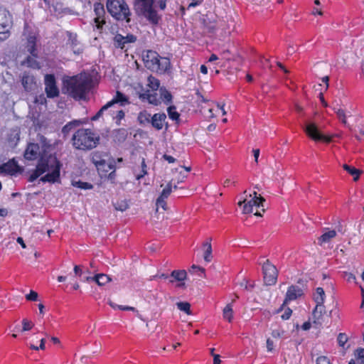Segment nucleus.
<instances>
[{"label":"nucleus","mask_w":364,"mask_h":364,"mask_svg":"<svg viewBox=\"0 0 364 364\" xmlns=\"http://www.w3.org/2000/svg\"><path fill=\"white\" fill-rule=\"evenodd\" d=\"M316 364H332L326 356H319L316 358Z\"/></svg>","instance_id":"nucleus-50"},{"label":"nucleus","mask_w":364,"mask_h":364,"mask_svg":"<svg viewBox=\"0 0 364 364\" xmlns=\"http://www.w3.org/2000/svg\"><path fill=\"white\" fill-rule=\"evenodd\" d=\"M170 283L175 282H183L187 278V272L186 270H173L170 274Z\"/></svg>","instance_id":"nucleus-21"},{"label":"nucleus","mask_w":364,"mask_h":364,"mask_svg":"<svg viewBox=\"0 0 364 364\" xmlns=\"http://www.w3.org/2000/svg\"><path fill=\"white\" fill-rule=\"evenodd\" d=\"M12 17L9 11L0 8V41H5L10 36Z\"/></svg>","instance_id":"nucleus-7"},{"label":"nucleus","mask_w":364,"mask_h":364,"mask_svg":"<svg viewBox=\"0 0 364 364\" xmlns=\"http://www.w3.org/2000/svg\"><path fill=\"white\" fill-rule=\"evenodd\" d=\"M71 140L75 149L87 151L97 146L100 141V136L90 129L82 128L73 134Z\"/></svg>","instance_id":"nucleus-5"},{"label":"nucleus","mask_w":364,"mask_h":364,"mask_svg":"<svg viewBox=\"0 0 364 364\" xmlns=\"http://www.w3.org/2000/svg\"><path fill=\"white\" fill-rule=\"evenodd\" d=\"M152 116L146 111L139 112L138 115V121L141 125L146 126L151 123Z\"/></svg>","instance_id":"nucleus-23"},{"label":"nucleus","mask_w":364,"mask_h":364,"mask_svg":"<svg viewBox=\"0 0 364 364\" xmlns=\"http://www.w3.org/2000/svg\"><path fill=\"white\" fill-rule=\"evenodd\" d=\"M160 100L163 101L166 104H168L172 101V95L169 91L165 87H161L159 90Z\"/></svg>","instance_id":"nucleus-27"},{"label":"nucleus","mask_w":364,"mask_h":364,"mask_svg":"<svg viewBox=\"0 0 364 364\" xmlns=\"http://www.w3.org/2000/svg\"><path fill=\"white\" fill-rule=\"evenodd\" d=\"M111 281V278L105 274H97L95 275V282L99 286H104Z\"/></svg>","instance_id":"nucleus-28"},{"label":"nucleus","mask_w":364,"mask_h":364,"mask_svg":"<svg viewBox=\"0 0 364 364\" xmlns=\"http://www.w3.org/2000/svg\"><path fill=\"white\" fill-rule=\"evenodd\" d=\"M337 340L339 346L343 347L348 341V337L345 333H341L338 334Z\"/></svg>","instance_id":"nucleus-49"},{"label":"nucleus","mask_w":364,"mask_h":364,"mask_svg":"<svg viewBox=\"0 0 364 364\" xmlns=\"http://www.w3.org/2000/svg\"><path fill=\"white\" fill-rule=\"evenodd\" d=\"M189 272L191 274H196L198 272V273H200L199 274L200 276H201V274H203V277H205V269L203 267L196 266L195 264L191 266V269H189Z\"/></svg>","instance_id":"nucleus-47"},{"label":"nucleus","mask_w":364,"mask_h":364,"mask_svg":"<svg viewBox=\"0 0 364 364\" xmlns=\"http://www.w3.org/2000/svg\"><path fill=\"white\" fill-rule=\"evenodd\" d=\"M273 347H274L273 341L270 338H268L267 340V350L268 351H272L273 350Z\"/></svg>","instance_id":"nucleus-61"},{"label":"nucleus","mask_w":364,"mask_h":364,"mask_svg":"<svg viewBox=\"0 0 364 364\" xmlns=\"http://www.w3.org/2000/svg\"><path fill=\"white\" fill-rule=\"evenodd\" d=\"M221 360L220 359L219 355H213V363L214 364H220Z\"/></svg>","instance_id":"nucleus-64"},{"label":"nucleus","mask_w":364,"mask_h":364,"mask_svg":"<svg viewBox=\"0 0 364 364\" xmlns=\"http://www.w3.org/2000/svg\"><path fill=\"white\" fill-rule=\"evenodd\" d=\"M343 168L353 176L354 181H357L360 176V171L355 167L350 166L347 164L343 166Z\"/></svg>","instance_id":"nucleus-33"},{"label":"nucleus","mask_w":364,"mask_h":364,"mask_svg":"<svg viewBox=\"0 0 364 364\" xmlns=\"http://www.w3.org/2000/svg\"><path fill=\"white\" fill-rule=\"evenodd\" d=\"M74 273L75 275L79 277H81L83 274L82 267L80 265H75L74 266Z\"/></svg>","instance_id":"nucleus-53"},{"label":"nucleus","mask_w":364,"mask_h":364,"mask_svg":"<svg viewBox=\"0 0 364 364\" xmlns=\"http://www.w3.org/2000/svg\"><path fill=\"white\" fill-rule=\"evenodd\" d=\"M166 115L164 113L154 114L151 120V126L156 130H161L166 123Z\"/></svg>","instance_id":"nucleus-17"},{"label":"nucleus","mask_w":364,"mask_h":364,"mask_svg":"<svg viewBox=\"0 0 364 364\" xmlns=\"http://www.w3.org/2000/svg\"><path fill=\"white\" fill-rule=\"evenodd\" d=\"M357 355V358L355 360H350L349 363L353 362L355 364H364V348L358 350Z\"/></svg>","instance_id":"nucleus-42"},{"label":"nucleus","mask_w":364,"mask_h":364,"mask_svg":"<svg viewBox=\"0 0 364 364\" xmlns=\"http://www.w3.org/2000/svg\"><path fill=\"white\" fill-rule=\"evenodd\" d=\"M203 248H204V259L205 262H210L212 259V247L210 244V239H208L207 241H205L203 243Z\"/></svg>","instance_id":"nucleus-24"},{"label":"nucleus","mask_w":364,"mask_h":364,"mask_svg":"<svg viewBox=\"0 0 364 364\" xmlns=\"http://www.w3.org/2000/svg\"><path fill=\"white\" fill-rule=\"evenodd\" d=\"M163 158L166 161H167L168 163H173L175 161V159L173 156L167 155V154H164L163 156Z\"/></svg>","instance_id":"nucleus-62"},{"label":"nucleus","mask_w":364,"mask_h":364,"mask_svg":"<svg viewBox=\"0 0 364 364\" xmlns=\"http://www.w3.org/2000/svg\"><path fill=\"white\" fill-rule=\"evenodd\" d=\"M161 278V279H168V277H170V276H168V274H156V275H154L152 276L151 278H150V280L152 281V280H154L156 279V278Z\"/></svg>","instance_id":"nucleus-59"},{"label":"nucleus","mask_w":364,"mask_h":364,"mask_svg":"<svg viewBox=\"0 0 364 364\" xmlns=\"http://www.w3.org/2000/svg\"><path fill=\"white\" fill-rule=\"evenodd\" d=\"M172 191V185L171 183H168L165 188L162 191L160 196L158 198L159 199H162L166 200V198L170 196Z\"/></svg>","instance_id":"nucleus-39"},{"label":"nucleus","mask_w":364,"mask_h":364,"mask_svg":"<svg viewBox=\"0 0 364 364\" xmlns=\"http://www.w3.org/2000/svg\"><path fill=\"white\" fill-rule=\"evenodd\" d=\"M22 85L26 91H30L36 87L35 79L33 76L24 75L21 80Z\"/></svg>","instance_id":"nucleus-22"},{"label":"nucleus","mask_w":364,"mask_h":364,"mask_svg":"<svg viewBox=\"0 0 364 364\" xmlns=\"http://www.w3.org/2000/svg\"><path fill=\"white\" fill-rule=\"evenodd\" d=\"M172 191V185L171 183H168L165 188L162 191L160 196L158 198L159 199H162L166 200V198L170 196Z\"/></svg>","instance_id":"nucleus-41"},{"label":"nucleus","mask_w":364,"mask_h":364,"mask_svg":"<svg viewBox=\"0 0 364 364\" xmlns=\"http://www.w3.org/2000/svg\"><path fill=\"white\" fill-rule=\"evenodd\" d=\"M345 279L348 282H354L355 280V277L352 273H345Z\"/></svg>","instance_id":"nucleus-58"},{"label":"nucleus","mask_w":364,"mask_h":364,"mask_svg":"<svg viewBox=\"0 0 364 364\" xmlns=\"http://www.w3.org/2000/svg\"><path fill=\"white\" fill-rule=\"evenodd\" d=\"M302 294L303 293L301 289H300L299 287L291 285L287 290L283 306L285 305L288 301L297 299V297L301 296Z\"/></svg>","instance_id":"nucleus-18"},{"label":"nucleus","mask_w":364,"mask_h":364,"mask_svg":"<svg viewBox=\"0 0 364 364\" xmlns=\"http://www.w3.org/2000/svg\"><path fill=\"white\" fill-rule=\"evenodd\" d=\"M119 103L121 105H124L129 104L128 98L122 92L117 91L116 96L114 99H112L110 102H107L105 105L97 112V114L92 117V120L96 121L100 117L102 116L103 112L107 110L108 108L114 105L115 104Z\"/></svg>","instance_id":"nucleus-10"},{"label":"nucleus","mask_w":364,"mask_h":364,"mask_svg":"<svg viewBox=\"0 0 364 364\" xmlns=\"http://www.w3.org/2000/svg\"><path fill=\"white\" fill-rule=\"evenodd\" d=\"M159 72L158 73H165L168 70L171 68V63L169 60L166 58H161L159 60Z\"/></svg>","instance_id":"nucleus-26"},{"label":"nucleus","mask_w":364,"mask_h":364,"mask_svg":"<svg viewBox=\"0 0 364 364\" xmlns=\"http://www.w3.org/2000/svg\"><path fill=\"white\" fill-rule=\"evenodd\" d=\"M223 318L231 322L233 318V310L231 304H228L223 309Z\"/></svg>","instance_id":"nucleus-35"},{"label":"nucleus","mask_w":364,"mask_h":364,"mask_svg":"<svg viewBox=\"0 0 364 364\" xmlns=\"http://www.w3.org/2000/svg\"><path fill=\"white\" fill-rule=\"evenodd\" d=\"M34 102L40 105H45L46 103V99L43 95L36 97Z\"/></svg>","instance_id":"nucleus-54"},{"label":"nucleus","mask_w":364,"mask_h":364,"mask_svg":"<svg viewBox=\"0 0 364 364\" xmlns=\"http://www.w3.org/2000/svg\"><path fill=\"white\" fill-rule=\"evenodd\" d=\"M127 132L124 129H119L114 132V139L121 142L126 139Z\"/></svg>","instance_id":"nucleus-36"},{"label":"nucleus","mask_w":364,"mask_h":364,"mask_svg":"<svg viewBox=\"0 0 364 364\" xmlns=\"http://www.w3.org/2000/svg\"><path fill=\"white\" fill-rule=\"evenodd\" d=\"M118 309L122 311H136V309L132 306H118Z\"/></svg>","instance_id":"nucleus-60"},{"label":"nucleus","mask_w":364,"mask_h":364,"mask_svg":"<svg viewBox=\"0 0 364 364\" xmlns=\"http://www.w3.org/2000/svg\"><path fill=\"white\" fill-rule=\"evenodd\" d=\"M304 130L306 134L314 141H323L325 142H330L331 137L322 134L318 127L315 123L309 122L304 127Z\"/></svg>","instance_id":"nucleus-9"},{"label":"nucleus","mask_w":364,"mask_h":364,"mask_svg":"<svg viewBox=\"0 0 364 364\" xmlns=\"http://www.w3.org/2000/svg\"><path fill=\"white\" fill-rule=\"evenodd\" d=\"M80 124V121H73L69 123H68L66 125H65L63 127L62 132L64 134H68L73 127H76L77 125Z\"/></svg>","instance_id":"nucleus-43"},{"label":"nucleus","mask_w":364,"mask_h":364,"mask_svg":"<svg viewBox=\"0 0 364 364\" xmlns=\"http://www.w3.org/2000/svg\"><path fill=\"white\" fill-rule=\"evenodd\" d=\"M146 174H147V166L145 163L144 159H142L141 161V173L136 175V179L139 180L142 177H144Z\"/></svg>","instance_id":"nucleus-48"},{"label":"nucleus","mask_w":364,"mask_h":364,"mask_svg":"<svg viewBox=\"0 0 364 364\" xmlns=\"http://www.w3.org/2000/svg\"><path fill=\"white\" fill-rule=\"evenodd\" d=\"M68 41L66 46L70 48L75 54H80L82 52V46L77 40V35L70 31L66 32Z\"/></svg>","instance_id":"nucleus-14"},{"label":"nucleus","mask_w":364,"mask_h":364,"mask_svg":"<svg viewBox=\"0 0 364 364\" xmlns=\"http://www.w3.org/2000/svg\"><path fill=\"white\" fill-rule=\"evenodd\" d=\"M38 144H29L25 151L24 157L33 160L38 156L40 159L34 170L29 173L28 181L33 182L41 176L39 181L54 183L60 179L61 164L56 156L50 153L51 145L43 136H39Z\"/></svg>","instance_id":"nucleus-1"},{"label":"nucleus","mask_w":364,"mask_h":364,"mask_svg":"<svg viewBox=\"0 0 364 364\" xmlns=\"http://www.w3.org/2000/svg\"><path fill=\"white\" fill-rule=\"evenodd\" d=\"M125 44L134 43L136 41V37L132 34H128L124 36Z\"/></svg>","instance_id":"nucleus-52"},{"label":"nucleus","mask_w":364,"mask_h":364,"mask_svg":"<svg viewBox=\"0 0 364 364\" xmlns=\"http://www.w3.org/2000/svg\"><path fill=\"white\" fill-rule=\"evenodd\" d=\"M92 80L90 75L80 73L64 81L69 95L75 100H82L91 89Z\"/></svg>","instance_id":"nucleus-2"},{"label":"nucleus","mask_w":364,"mask_h":364,"mask_svg":"<svg viewBox=\"0 0 364 364\" xmlns=\"http://www.w3.org/2000/svg\"><path fill=\"white\" fill-rule=\"evenodd\" d=\"M172 191V185L171 183H168L165 188L162 191L160 196L158 198L159 199H162L166 200V198L170 196Z\"/></svg>","instance_id":"nucleus-40"},{"label":"nucleus","mask_w":364,"mask_h":364,"mask_svg":"<svg viewBox=\"0 0 364 364\" xmlns=\"http://www.w3.org/2000/svg\"><path fill=\"white\" fill-rule=\"evenodd\" d=\"M264 282L267 285H273L277 282L278 271L268 259L262 265Z\"/></svg>","instance_id":"nucleus-8"},{"label":"nucleus","mask_w":364,"mask_h":364,"mask_svg":"<svg viewBox=\"0 0 364 364\" xmlns=\"http://www.w3.org/2000/svg\"><path fill=\"white\" fill-rule=\"evenodd\" d=\"M107 9L117 20H126L127 22H129L131 12L124 0H107Z\"/></svg>","instance_id":"nucleus-6"},{"label":"nucleus","mask_w":364,"mask_h":364,"mask_svg":"<svg viewBox=\"0 0 364 364\" xmlns=\"http://www.w3.org/2000/svg\"><path fill=\"white\" fill-rule=\"evenodd\" d=\"M176 306L178 309L186 313L187 314H191V304L188 302L186 301H180L176 303Z\"/></svg>","instance_id":"nucleus-37"},{"label":"nucleus","mask_w":364,"mask_h":364,"mask_svg":"<svg viewBox=\"0 0 364 364\" xmlns=\"http://www.w3.org/2000/svg\"><path fill=\"white\" fill-rule=\"evenodd\" d=\"M94 11L96 16L94 21L96 24V27L100 29L105 23L104 20V15L105 14L104 5L101 3H95L94 4Z\"/></svg>","instance_id":"nucleus-15"},{"label":"nucleus","mask_w":364,"mask_h":364,"mask_svg":"<svg viewBox=\"0 0 364 364\" xmlns=\"http://www.w3.org/2000/svg\"><path fill=\"white\" fill-rule=\"evenodd\" d=\"M114 206L116 210H119L121 212L125 211L129 207L128 201L127 200H118L114 204Z\"/></svg>","instance_id":"nucleus-32"},{"label":"nucleus","mask_w":364,"mask_h":364,"mask_svg":"<svg viewBox=\"0 0 364 364\" xmlns=\"http://www.w3.org/2000/svg\"><path fill=\"white\" fill-rule=\"evenodd\" d=\"M156 205L157 207L156 209H158L159 207H161L164 210H166L167 208L166 200L162 199L157 198Z\"/></svg>","instance_id":"nucleus-55"},{"label":"nucleus","mask_w":364,"mask_h":364,"mask_svg":"<svg viewBox=\"0 0 364 364\" xmlns=\"http://www.w3.org/2000/svg\"><path fill=\"white\" fill-rule=\"evenodd\" d=\"M92 161L98 168H100V166H105L106 164L105 160L102 159L101 158V154L97 152H95L92 154Z\"/></svg>","instance_id":"nucleus-30"},{"label":"nucleus","mask_w":364,"mask_h":364,"mask_svg":"<svg viewBox=\"0 0 364 364\" xmlns=\"http://www.w3.org/2000/svg\"><path fill=\"white\" fill-rule=\"evenodd\" d=\"M168 114L170 119L177 121L179 119L180 114L176 111V108L175 106H170L167 109Z\"/></svg>","instance_id":"nucleus-38"},{"label":"nucleus","mask_w":364,"mask_h":364,"mask_svg":"<svg viewBox=\"0 0 364 364\" xmlns=\"http://www.w3.org/2000/svg\"><path fill=\"white\" fill-rule=\"evenodd\" d=\"M113 43L116 48L124 49L126 46L124 36L121 34H117L113 38Z\"/></svg>","instance_id":"nucleus-31"},{"label":"nucleus","mask_w":364,"mask_h":364,"mask_svg":"<svg viewBox=\"0 0 364 364\" xmlns=\"http://www.w3.org/2000/svg\"><path fill=\"white\" fill-rule=\"evenodd\" d=\"M325 298V292L321 287H318L316 292L314 294L313 299L316 304L323 305Z\"/></svg>","instance_id":"nucleus-25"},{"label":"nucleus","mask_w":364,"mask_h":364,"mask_svg":"<svg viewBox=\"0 0 364 364\" xmlns=\"http://www.w3.org/2000/svg\"><path fill=\"white\" fill-rule=\"evenodd\" d=\"M252 152H253L255 161L256 163H257L258 162V158H259V149H253Z\"/></svg>","instance_id":"nucleus-63"},{"label":"nucleus","mask_w":364,"mask_h":364,"mask_svg":"<svg viewBox=\"0 0 364 364\" xmlns=\"http://www.w3.org/2000/svg\"><path fill=\"white\" fill-rule=\"evenodd\" d=\"M140 98L142 100H147L150 104L158 105L161 103L160 98L158 97V95L155 91L147 90L145 92L140 95Z\"/></svg>","instance_id":"nucleus-19"},{"label":"nucleus","mask_w":364,"mask_h":364,"mask_svg":"<svg viewBox=\"0 0 364 364\" xmlns=\"http://www.w3.org/2000/svg\"><path fill=\"white\" fill-rule=\"evenodd\" d=\"M333 109H334L338 118L342 122L343 124H347L346 116L344 110H343L341 109H336V108H333Z\"/></svg>","instance_id":"nucleus-46"},{"label":"nucleus","mask_w":364,"mask_h":364,"mask_svg":"<svg viewBox=\"0 0 364 364\" xmlns=\"http://www.w3.org/2000/svg\"><path fill=\"white\" fill-rule=\"evenodd\" d=\"M22 331H27L32 329V328L34 326V323L27 318H23L22 320Z\"/></svg>","instance_id":"nucleus-45"},{"label":"nucleus","mask_w":364,"mask_h":364,"mask_svg":"<svg viewBox=\"0 0 364 364\" xmlns=\"http://www.w3.org/2000/svg\"><path fill=\"white\" fill-rule=\"evenodd\" d=\"M284 331L281 330H274L272 332V336L274 338H280L283 334Z\"/></svg>","instance_id":"nucleus-57"},{"label":"nucleus","mask_w":364,"mask_h":364,"mask_svg":"<svg viewBox=\"0 0 364 364\" xmlns=\"http://www.w3.org/2000/svg\"><path fill=\"white\" fill-rule=\"evenodd\" d=\"M45 90L47 96L50 98L57 97L59 95L54 75H46L45 76Z\"/></svg>","instance_id":"nucleus-13"},{"label":"nucleus","mask_w":364,"mask_h":364,"mask_svg":"<svg viewBox=\"0 0 364 364\" xmlns=\"http://www.w3.org/2000/svg\"><path fill=\"white\" fill-rule=\"evenodd\" d=\"M166 6V0H136L134 2L136 12L144 16L153 24H157L160 20V16L154 10V6L164 10Z\"/></svg>","instance_id":"nucleus-3"},{"label":"nucleus","mask_w":364,"mask_h":364,"mask_svg":"<svg viewBox=\"0 0 364 364\" xmlns=\"http://www.w3.org/2000/svg\"><path fill=\"white\" fill-rule=\"evenodd\" d=\"M291 314H292L291 309L289 308H287L285 309L284 314L282 315V318L283 320H287L290 318Z\"/></svg>","instance_id":"nucleus-56"},{"label":"nucleus","mask_w":364,"mask_h":364,"mask_svg":"<svg viewBox=\"0 0 364 364\" xmlns=\"http://www.w3.org/2000/svg\"><path fill=\"white\" fill-rule=\"evenodd\" d=\"M160 56L154 51H148L144 57L145 66L154 72H159V60Z\"/></svg>","instance_id":"nucleus-12"},{"label":"nucleus","mask_w":364,"mask_h":364,"mask_svg":"<svg viewBox=\"0 0 364 364\" xmlns=\"http://www.w3.org/2000/svg\"><path fill=\"white\" fill-rule=\"evenodd\" d=\"M73 185L81 189H92L93 187L92 184L87 182H82L80 181H73Z\"/></svg>","instance_id":"nucleus-44"},{"label":"nucleus","mask_w":364,"mask_h":364,"mask_svg":"<svg viewBox=\"0 0 364 364\" xmlns=\"http://www.w3.org/2000/svg\"><path fill=\"white\" fill-rule=\"evenodd\" d=\"M336 235V232L335 230H328L324 232L319 238V242L321 244L323 242H328L331 239L334 238Z\"/></svg>","instance_id":"nucleus-29"},{"label":"nucleus","mask_w":364,"mask_h":364,"mask_svg":"<svg viewBox=\"0 0 364 364\" xmlns=\"http://www.w3.org/2000/svg\"><path fill=\"white\" fill-rule=\"evenodd\" d=\"M19 170V166L14 160H10L7 163L0 166V173H1L14 175L18 173Z\"/></svg>","instance_id":"nucleus-16"},{"label":"nucleus","mask_w":364,"mask_h":364,"mask_svg":"<svg viewBox=\"0 0 364 364\" xmlns=\"http://www.w3.org/2000/svg\"><path fill=\"white\" fill-rule=\"evenodd\" d=\"M325 312V307L323 305L316 304L313 311L314 323L321 325L323 321V314Z\"/></svg>","instance_id":"nucleus-20"},{"label":"nucleus","mask_w":364,"mask_h":364,"mask_svg":"<svg viewBox=\"0 0 364 364\" xmlns=\"http://www.w3.org/2000/svg\"><path fill=\"white\" fill-rule=\"evenodd\" d=\"M265 199L261 196H259V197L252 198L249 200L245 198L243 200L238 202L237 205L242 208L243 214H249L252 212L254 206L263 207V203Z\"/></svg>","instance_id":"nucleus-11"},{"label":"nucleus","mask_w":364,"mask_h":364,"mask_svg":"<svg viewBox=\"0 0 364 364\" xmlns=\"http://www.w3.org/2000/svg\"><path fill=\"white\" fill-rule=\"evenodd\" d=\"M26 299L28 301H36L38 299V293L31 290L28 294L26 295Z\"/></svg>","instance_id":"nucleus-51"},{"label":"nucleus","mask_w":364,"mask_h":364,"mask_svg":"<svg viewBox=\"0 0 364 364\" xmlns=\"http://www.w3.org/2000/svg\"><path fill=\"white\" fill-rule=\"evenodd\" d=\"M23 36L26 41L25 48L31 54L24 62L27 66L33 68H39L36 58L38 57V34L36 30L28 23L24 25Z\"/></svg>","instance_id":"nucleus-4"},{"label":"nucleus","mask_w":364,"mask_h":364,"mask_svg":"<svg viewBox=\"0 0 364 364\" xmlns=\"http://www.w3.org/2000/svg\"><path fill=\"white\" fill-rule=\"evenodd\" d=\"M147 80L148 85L152 90V91H156L159 89L160 86V82L157 78L151 75L148 77Z\"/></svg>","instance_id":"nucleus-34"}]
</instances>
